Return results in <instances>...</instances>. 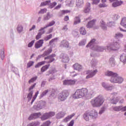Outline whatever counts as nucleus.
I'll list each match as a JSON object with an SVG mask.
<instances>
[{"label":"nucleus","instance_id":"58836bf2","mask_svg":"<svg viewBox=\"0 0 126 126\" xmlns=\"http://www.w3.org/2000/svg\"><path fill=\"white\" fill-rule=\"evenodd\" d=\"M40 125V123L38 122H32L28 125L27 126H38Z\"/></svg>","mask_w":126,"mask_h":126},{"label":"nucleus","instance_id":"20e7f679","mask_svg":"<svg viewBox=\"0 0 126 126\" xmlns=\"http://www.w3.org/2000/svg\"><path fill=\"white\" fill-rule=\"evenodd\" d=\"M83 118L86 122H89L91 120H96L98 118V112L96 111L86 112L83 115Z\"/></svg>","mask_w":126,"mask_h":126},{"label":"nucleus","instance_id":"603ef678","mask_svg":"<svg viewBox=\"0 0 126 126\" xmlns=\"http://www.w3.org/2000/svg\"><path fill=\"white\" fill-rule=\"evenodd\" d=\"M47 12V9L44 8L41 9L39 12V14H43V13H46Z\"/></svg>","mask_w":126,"mask_h":126},{"label":"nucleus","instance_id":"13d9d810","mask_svg":"<svg viewBox=\"0 0 126 126\" xmlns=\"http://www.w3.org/2000/svg\"><path fill=\"white\" fill-rule=\"evenodd\" d=\"M70 76H72V77H74L75 76H76V75H78V73H76L75 71L71 72L70 73Z\"/></svg>","mask_w":126,"mask_h":126},{"label":"nucleus","instance_id":"6e6552de","mask_svg":"<svg viewBox=\"0 0 126 126\" xmlns=\"http://www.w3.org/2000/svg\"><path fill=\"white\" fill-rule=\"evenodd\" d=\"M55 115H56V113L55 112L45 113L41 116V119L42 121H46V120H48V119H50V118L54 117Z\"/></svg>","mask_w":126,"mask_h":126},{"label":"nucleus","instance_id":"dca6fc26","mask_svg":"<svg viewBox=\"0 0 126 126\" xmlns=\"http://www.w3.org/2000/svg\"><path fill=\"white\" fill-rule=\"evenodd\" d=\"M120 61L123 63V64H126V54L122 53L119 56Z\"/></svg>","mask_w":126,"mask_h":126},{"label":"nucleus","instance_id":"3c124183","mask_svg":"<svg viewBox=\"0 0 126 126\" xmlns=\"http://www.w3.org/2000/svg\"><path fill=\"white\" fill-rule=\"evenodd\" d=\"M107 26H108V27H113V26H115V22L113 21L108 22Z\"/></svg>","mask_w":126,"mask_h":126},{"label":"nucleus","instance_id":"a211bd4d","mask_svg":"<svg viewBox=\"0 0 126 126\" xmlns=\"http://www.w3.org/2000/svg\"><path fill=\"white\" fill-rule=\"evenodd\" d=\"M43 44H44V40L43 39H40L35 42L34 47L35 49H39V48H41V47L43 46Z\"/></svg>","mask_w":126,"mask_h":126},{"label":"nucleus","instance_id":"8fccbe9b","mask_svg":"<svg viewBox=\"0 0 126 126\" xmlns=\"http://www.w3.org/2000/svg\"><path fill=\"white\" fill-rule=\"evenodd\" d=\"M86 44V39H83L79 43V46H85Z\"/></svg>","mask_w":126,"mask_h":126},{"label":"nucleus","instance_id":"052dcab7","mask_svg":"<svg viewBox=\"0 0 126 126\" xmlns=\"http://www.w3.org/2000/svg\"><path fill=\"white\" fill-rule=\"evenodd\" d=\"M34 43H35V41L34 40L32 41L31 42H30L28 44V47L29 48H31V47H32V46H33V45H34Z\"/></svg>","mask_w":126,"mask_h":126},{"label":"nucleus","instance_id":"a878e982","mask_svg":"<svg viewBox=\"0 0 126 126\" xmlns=\"http://www.w3.org/2000/svg\"><path fill=\"white\" fill-rule=\"evenodd\" d=\"M49 67H50V64H46L42 66L40 69L41 72H45L46 70H47V69H49Z\"/></svg>","mask_w":126,"mask_h":126},{"label":"nucleus","instance_id":"bb28decb","mask_svg":"<svg viewBox=\"0 0 126 126\" xmlns=\"http://www.w3.org/2000/svg\"><path fill=\"white\" fill-rule=\"evenodd\" d=\"M53 16L52 14H50V12L47 13L46 15H44L43 20H49Z\"/></svg>","mask_w":126,"mask_h":126},{"label":"nucleus","instance_id":"aec40b11","mask_svg":"<svg viewBox=\"0 0 126 126\" xmlns=\"http://www.w3.org/2000/svg\"><path fill=\"white\" fill-rule=\"evenodd\" d=\"M123 3L124 1L122 0L118 1V0H116L112 3V6L113 7H117V6H120Z\"/></svg>","mask_w":126,"mask_h":126},{"label":"nucleus","instance_id":"6e6d98bb","mask_svg":"<svg viewBox=\"0 0 126 126\" xmlns=\"http://www.w3.org/2000/svg\"><path fill=\"white\" fill-rule=\"evenodd\" d=\"M33 64H34V62L30 61L27 63V67L28 68L31 67V66H32Z\"/></svg>","mask_w":126,"mask_h":126},{"label":"nucleus","instance_id":"7ed1b4c3","mask_svg":"<svg viewBox=\"0 0 126 126\" xmlns=\"http://www.w3.org/2000/svg\"><path fill=\"white\" fill-rule=\"evenodd\" d=\"M106 76H110L109 81L111 83H118L121 84L124 81V78L120 76L117 73H115L112 71H106L105 72Z\"/></svg>","mask_w":126,"mask_h":126},{"label":"nucleus","instance_id":"39448f33","mask_svg":"<svg viewBox=\"0 0 126 126\" xmlns=\"http://www.w3.org/2000/svg\"><path fill=\"white\" fill-rule=\"evenodd\" d=\"M103 103H104V98L102 95H98L91 101L92 106L95 108L101 107Z\"/></svg>","mask_w":126,"mask_h":126},{"label":"nucleus","instance_id":"cd10ccee","mask_svg":"<svg viewBox=\"0 0 126 126\" xmlns=\"http://www.w3.org/2000/svg\"><path fill=\"white\" fill-rule=\"evenodd\" d=\"M17 31L18 33H22L23 32V26L22 25H18L17 27Z\"/></svg>","mask_w":126,"mask_h":126},{"label":"nucleus","instance_id":"4be33fe9","mask_svg":"<svg viewBox=\"0 0 126 126\" xmlns=\"http://www.w3.org/2000/svg\"><path fill=\"white\" fill-rule=\"evenodd\" d=\"M69 46V43L66 40H63L60 44V47H63V48H68Z\"/></svg>","mask_w":126,"mask_h":126},{"label":"nucleus","instance_id":"a19ab883","mask_svg":"<svg viewBox=\"0 0 126 126\" xmlns=\"http://www.w3.org/2000/svg\"><path fill=\"white\" fill-rule=\"evenodd\" d=\"M106 109L107 108L105 106L101 107L99 111V115H102V114L105 113V111H106Z\"/></svg>","mask_w":126,"mask_h":126},{"label":"nucleus","instance_id":"ea45409f","mask_svg":"<svg viewBox=\"0 0 126 126\" xmlns=\"http://www.w3.org/2000/svg\"><path fill=\"white\" fill-rule=\"evenodd\" d=\"M79 23H80V19L78 17H76L74 18V25H76Z\"/></svg>","mask_w":126,"mask_h":126},{"label":"nucleus","instance_id":"423d86ee","mask_svg":"<svg viewBox=\"0 0 126 126\" xmlns=\"http://www.w3.org/2000/svg\"><path fill=\"white\" fill-rule=\"evenodd\" d=\"M46 105H47V103L44 100L38 101L33 106V108L36 111H39V110L44 109L46 107Z\"/></svg>","mask_w":126,"mask_h":126},{"label":"nucleus","instance_id":"9d476101","mask_svg":"<svg viewBox=\"0 0 126 126\" xmlns=\"http://www.w3.org/2000/svg\"><path fill=\"white\" fill-rule=\"evenodd\" d=\"M60 59H61L62 62L63 63H68L69 62V58H68V56L66 55V54H64L63 53H62L59 56Z\"/></svg>","mask_w":126,"mask_h":126},{"label":"nucleus","instance_id":"4c0bfd02","mask_svg":"<svg viewBox=\"0 0 126 126\" xmlns=\"http://www.w3.org/2000/svg\"><path fill=\"white\" fill-rule=\"evenodd\" d=\"M113 110L116 112H120V111H122V106L113 107Z\"/></svg>","mask_w":126,"mask_h":126},{"label":"nucleus","instance_id":"4d7b16f0","mask_svg":"<svg viewBox=\"0 0 126 126\" xmlns=\"http://www.w3.org/2000/svg\"><path fill=\"white\" fill-rule=\"evenodd\" d=\"M4 51H2L0 52V58H1V60H2V61H3V60H4Z\"/></svg>","mask_w":126,"mask_h":126},{"label":"nucleus","instance_id":"f257e3e1","mask_svg":"<svg viewBox=\"0 0 126 126\" xmlns=\"http://www.w3.org/2000/svg\"><path fill=\"white\" fill-rule=\"evenodd\" d=\"M95 44H96V39H93L87 45L86 47L90 48L93 51L98 52H104L106 50L107 51H118L121 48L120 40L114 41L113 43L108 44L106 47L96 45Z\"/></svg>","mask_w":126,"mask_h":126},{"label":"nucleus","instance_id":"f704fd0d","mask_svg":"<svg viewBox=\"0 0 126 126\" xmlns=\"http://www.w3.org/2000/svg\"><path fill=\"white\" fill-rule=\"evenodd\" d=\"M87 7L84 9V13H88L90 11V6L91 4L89 3H88L87 4Z\"/></svg>","mask_w":126,"mask_h":126},{"label":"nucleus","instance_id":"c85d7f7f","mask_svg":"<svg viewBox=\"0 0 126 126\" xmlns=\"http://www.w3.org/2000/svg\"><path fill=\"white\" fill-rule=\"evenodd\" d=\"M45 63H46L45 61L39 62L35 65V68H39V67H40V66H42V65H43Z\"/></svg>","mask_w":126,"mask_h":126},{"label":"nucleus","instance_id":"f8f14e48","mask_svg":"<svg viewBox=\"0 0 126 126\" xmlns=\"http://www.w3.org/2000/svg\"><path fill=\"white\" fill-rule=\"evenodd\" d=\"M101 86L105 89V90H107V91H111L113 90L114 88V86L112 85H109L108 84L105 83V82H102L101 83Z\"/></svg>","mask_w":126,"mask_h":126},{"label":"nucleus","instance_id":"774afa93","mask_svg":"<svg viewBox=\"0 0 126 126\" xmlns=\"http://www.w3.org/2000/svg\"><path fill=\"white\" fill-rule=\"evenodd\" d=\"M99 7H107L108 5L105 3L99 4Z\"/></svg>","mask_w":126,"mask_h":126},{"label":"nucleus","instance_id":"c756f323","mask_svg":"<svg viewBox=\"0 0 126 126\" xmlns=\"http://www.w3.org/2000/svg\"><path fill=\"white\" fill-rule=\"evenodd\" d=\"M46 28H46L45 27H44L43 28H40V29L38 30V33L41 35V36L42 35L45 34V29H46Z\"/></svg>","mask_w":126,"mask_h":126},{"label":"nucleus","instance_id":"c9c22d12","mask_svg":"<svg viewBox=\"0 0 126 126\" xmlns=\"http://www.w3.org/2000/svg\"><path fill=\"white\" fill-rule=\"evenodd\" d=\"M114 37L116 39H121V38H123V37H124V35L120 32H118L115 34Z\"/></svg>","mask_w":126,"mask_h":126},{"label":"nucleus","instance_id":"6ab92c4d","mask_svg":"<svg viewBox=\"0 0 126 126\" xmlns=\"http://www.w3.org/2000/svg\"><path fill=\"white\" fill-rule=\"evenodd\" d=\"M74 116H75V114L74 113L67 116L63 120V123H67V122H69V121H70V120H71V119H72Z\"/></svg>","mask_w":126,"mask_h":126},{"label":"nucleus","instance_id":"c03bdc74","mask_svg":"<svg viewBox=\"0 0 126 126\" xmlns=\"http://www.w3.org/2000/svg\"><path fill=\"white\" fill-rule=\"evenodd\" d=\"M38 94H39V91H37L35 93V95L32 97L31 104H33V103H34V101H35V100H36V98H37V96H38Z\"/></svg>","mask_w":126,"mask_h":126},{"label":"nucleus","instance_id":"e433bc0d","mask_svg":"<svg viewBox=\"0 0 126 126\" xmlns=\"http://www.w3.org/2000/svg\"><path fill=\"white\" fill-rule=\"evenodd\" d=\"M50 3H51V0L45 1L41 2L40 4V6H45V5H50Z\"/></svg>","mask_w":126,"mask_h":126},{"label":"nucleus","instance_id":"b1692460","mask_svg":"<svg viewBox=\"0 0 126 126\" xmlns=\"http://www.w3.org/2000/svg\"><path fill=\"white\" fill-rule=\"evenodd\" d=\"M96 22L95 20H92L88 22L86 26L87 28H92L95 25V23Z\"/></svg>","mask_w":126,"mask_h":126},{"label":"nucleus","instance_id":"bf43d9fd","mask_svg":"<svg viewBox=\"0 0 126 126\" xmlns=\"http://www.w3.org/2000/svg\"><path fill=\"white\" fill-rule=\"evenodd\" d=\"M51 125V122L48 121L45 122L41 126H49Z\"/></svg>","mask_w":126,"mask_h":126},{"label":"nucleus","instance_id":"de8ad7c7","mask_svg":"<svg viewBox=\"0 0 126 126\" xmlns=\"http://www.w3.org/2000/svg\"><path fill=\"white\" fill-rule=\"evenodd\" d=\"M37 78H38V77H37V76L32 78L29 81V83H30V84L33 83V82H34V81H36V80H37Z\"/></svg>","mask_w":126,"mask_h":126},{"label":"nucleus","instance_id":"473e14b6","mask_svg":"<svg viewBox=\"0 0 126 126\" xmlns=\"http://www.w3.org/2000/svg\"><path fill=\"white\" fill-rule=\"evenodd\" d=\"M79 31L81 35H86V30L84 27L80 28Z\"/></svg>","mask_w":126,"mask_h":126},{"label":"nucleus","instance_id":"72a5a7b5","mask_svg":"<svg viewBox=\"0 0 126 126\" xmlns=\"http://www.w3.org/2000/svg\"><path fill=\"white\" fill-rule=\"evenodd\" d=\"M121 25L122 26L124 27V28H126V18L124 17L122 19V20L121 22Z\"/></svg>","mask_w":126,"mask_h":126},{"label":"nucleus","instance_id":"9b49d317","mask_svg":"<svg viewBox=\"0 0 126 126\" xmlns=\"http://www.w3.org/2000/svg\"><path fill=\"white\" fill-rule=\"evenodd\" d=\"M55 57H56V54H53L50 56H47L44 58V60H48L45 61L46 63H53L54 61H55Z\"/></svg>","mask_w":126,"mask_h":126},{"label":"nucleus","instance_id":"a18cd8bd","mask_svg":"<svg viewBox=\"0 0 126 126\" xmlns=\"http://www.w3.org/2000/svg\"><path fill=\"white\" fill-rule=\"evenodd\" d=\"M33 91H31L28 94L27 98L29 100V101H30V100L32 99V96H33Z\"/></svg>","mask_w":126,"mask_h":126},{"label":"nucleus","instance_id":"ddd939ff","mask_svg":"<svg viewBox=\"0 0 126 126\" xmlns=\"http://www.w3.org/2000/svg\"><path fill=\"white\" fill-rule=\"evenodd\" d=\"M117 95H118V93H114L111 94L113 98L111 99L110 102L112 104H117L119 102V97L117 96Z\"/></svg>","mask_w":126,"mask_h":126},{"label":"nucleus","instance_id":"1a4fd4ad","mask_svg":"<svg viewBox=\"0 0 126 126\" xmlns=\"http://www.w3.org/2000/svg\"><path fill=\"white\" fill-rule=\"evenodd\" d=\"M98 72V70L94 69V70H88L87 71V76H86V79H89V78H92L94 76L96 75V74Z\"/></svg>","mask_w":126,"mask_h":126},{"label":"nucleus","instance_id":"09e8293b","mask_svg":"<svg viewBox=\"0 0 126 126\" xmlns=\"http://www.w3.org/2000/svg\"><path fill=\"white\" fill-rule=\"evenodd\" d=\"M56 23V22L54 21H51L50 22L48 25H46V28H48V27H51V26H53V25H54V24Z\"/></svg>","mask_w":126,"mask_h":126},{"label":"nucleus","instance_id":"4468645a","mask_svg":"<svg viewBox=\"0 0 126 126\" xmlns=\"http://www.w3.org/2000/svg\"><path fill=\"white\" fill-rule=\"evenodd\" d=\"M52 48H50L49 49H48L47 51H45L43 55L38 56L36 60H40V59H41V57H42V58H44V57H45V56H48L49 55H50V54H51V53H52Z\"/></svg>","mask_w":126,"mask_h":126},{"label":"nucleus","instance_id":"37998d69","mask_svg":"<svg viewBox=\"0 0 126 126\" xmlns=\"http://www.w3.org/2000/svg\"><path fill=\"white\" fill-rule=\"evenodd\" d=\"M97 61L94 59H93L91 62L92 67H95L97 65Z\"/></svg>","mask_w":126,"mask_h":126},{"label":"nucleus","instance_id":"69168bd1","mask_svg":"<svg viewBox=\"0 0 126 126\" xmlns=\"http://www.w3.org/2000/svg\"><path fill=\"white\" fill-rule=\"evenodd\" d=\"M41 37H42V35L38 33L35 37V39L36 40H39V39H41Z\"/></svg>","mask_w":126,"mask_h":126},{"label":"nucleus","instance_id":"5fc2aeb1","mask_svg":"<svg viewBox=\"0 0 126 126\" xmlns=\"http://www.w3.org/2000/svg\"><path fill=\"white\" fill-rule=\"evenodd\" d=\"M52 37H53V35H52V34H51L45 37L44 40H45V41H48V40H50V39H52Z\"/></svg>","mask_w":126,"mask_h":126},{"label":"nucleus","instance_id":"338daca9","mask_svg":"<svg viewBox=\"0 0 126 126\" xmlns=\"http://www.w3.org/2000/svg\"><path fill=\"white\" fill-rule=\"evenodd\" d=\"M100 2V0H93V4H98Z\"/></svg>","mask_w":126,"mask_h":126},{"label":"nucleus","instance_id":"5701e85b","mask_svg":"<svg viewBox=\"0 0 126 126\" xmlns=\"http://www.w3.org/2000/svg\"><path fill=\"white\" fill-rule=\"evenodd\" d=\"M73 67L74 69L75 70H78V71H80V70L82 69V65L79 64L78 63H76L73 65Z\"/></svg>","mask_w":126,"mask_h":126},{"label":"nucleus","instance_id":"412c9836","mask_svg":"<svg viewBox=\"0 0 126 126\" xmlns=\"http://www.w3.org/2000/svg\"><path fill=\"white\" fill-rule=\"evenodd\" d=\"M66 113L63 111H61L59 112L56 114V118H57L58 120H60V119H63L65 116Z\"/></svg>","mask_w":126,"mask_h":126},{"label":"nucleus","instance_id":"680f3d73","mask_svg":"<svg viewBox=\"0 0 126 126\" xmlns=\"http://www.w3.org/2000/svg\"><path fill=\"white\" fill-rule=\"evenodd\" d=\"M35 86H36V83L34 84L32 86H31L29 89V92L31 91H33V89L35 88Z\"/></svg>","mask_w":126,"mask_h":126},{"label":"nucleus","instance_id":"0eeeda50","mask_svg":"<svg viewBox=\"0 0 126 126\" xmlns=\"http://www.w3.org/2000/svg\"><path fill=\"white\" fill-rule=\"evenodd\" d=\"M68 97V92L67 91L65 90L61 92L58 94V101L60 102H63L64 101V100H66V98Z\"/></svg>","mask_w":126,"mask_h":126},{"label":"nucleus","instance_id":"f03ea898","mask_svg":"<svg viewBox=\"0 0 126 126\" xmlns=\"http://www.w3.org/2000/svg\"><path fill=\"white\" fill-rule=\"evenodd\" d=\"M94 95V91L90 90L88 92V90L86 88L77 90L75 93L73 94V98L74 99H79V98H86V99H91L92 96Z\"/></svg>","mask_w":126,"mask_h":126},{"label":"nucleus","instance_id":"393cba45","mask_svg":"<svg viewBox=\"0 0 126 126\" xmlns=\"http://www.w3.org/2000/svg\"><path fill=\"white\" fill-rule=\"evenodd\" d=\"M109 64L111 66L114 67L116 65V60H115L114 57H111L109 60Z\"/></svg>","mask_w":126,"mask_h":126},{"label":"nucleus","instance_id":"2eb2a0df","mask_svg":"<svg viewBox=\"0 0 126 126\" xmlns=\"http://www.w3.org/2000/svg\"><path fill=\"white\" fill-rule=\"evenodd\" d=\"M41 117V112L34 113L30 115L29 117V120L31 121V120H34V119H38Z\"/></svg>","mask_w":126,"mask_h":126},{"label":"nucleus","instance_id":"49530a36","mask_svg":"<svg viewBox=\"0 0 126 126\" xmlns=\"http://www.w3.org/2000/svg\"><path fill=\"white\" fill-rule=\"evenodd\" d=\"M49 92V90H45L43 92H42L40 95V98H43L44 96H46L47 95V94Z\"/></svg>","mask_w":126,"mask_h":126},{"label":"nucleus","instance_id":"f3484780","mask_svg":"<svg viewBox=\"0 0 126 126\" xmlns=\"http://www.w3.org/2000/svg\"><path fill=\"white\" fill-rule=\"evenodd\" d=\"M75 84V80H66L63 81V85H73Z\"/></svg>","mask_w":126,"mask_h":126},{"label":"nucleus","instance_id":"864d4df0","mask_svg":"<svg viewBox=\"0 0 126 126\" xmlns=\"http://www.w3.org/2000/svg\"><path fill=\"white\" fill-rule=\"evenodd\" d=\"M56 2H53V3H50L49 4V7L50 8H53V7H55L56 5H57Z\"/></svg>","mask_w":126,"mask_h":126},{"label":"nucleus","instance_id":"0e129e2a","mask_svg":"<svg viewBox=\"0 0 126 126\" xmlns=\"http://www.w3.org/2000/svg\"><path fill=\"white\" fill-rule=\"evenodd\" d=\"M74 125V120H72L68 124V126H73Z\"/></svg>","mask_w":126,"mask_h":126},{"label":"nucleus","instance_id":"79ce46f5","mask_svg":"<svg viewBox=\"0 0 126 126\" xmlns=\"http://www.w3.org/2000/svg\"><path fill=\"white\" fill-rule=\"evenodd\" d=\"M58 38L57 37L52 39L49 42V44L50 45V46H52L53 44H55V43H57V42L58 41Z\"/></svg>","mask_w":126,"mask_h":126},{"label":"nucleus","instance_id":"2f4dec72","mask_svg":"<svg viewBox=\"0 0 126 126\" xmlns=\"http://www.w3.org/2000/svg\"><path fill=\"white\" fill-rule=\"evenodd\" d=\"M100 27L103 29V30H106L107 29V26H106V23H105V22L104 21L101 20L100 22Z\"/></svg>","mask_w":126,"mask_h":126},{"label":"nucleus","instance_id":"7c9ffc66","mask_svg":"<svg viewBox=\"0 0 126 126\" xmlns=\"http://www.w3.org/2000/svg\"><path fill=\"white\" fill-rule=\"evenodd\" d=\"M76 4L77 7H81L83 4V0H76Z\"/></svg>","mask_w":126,"mask_h":126},{"label":"nucleus","instance_id":"e2e57ef3","mask_svg":"<svg viewBox=\"0 0 126 126\" xmlns=\"http://www.w3.org/2000/svg\"><path fill=\"white\" fill-rule=\"evenodd\" d=\"M62 30L63 31H64L65 32H66V31L68 30V28H67V25H65L64 27H63Z\"/></svg>","mask_w":126,"mask_h":126}]
</instances>
